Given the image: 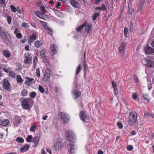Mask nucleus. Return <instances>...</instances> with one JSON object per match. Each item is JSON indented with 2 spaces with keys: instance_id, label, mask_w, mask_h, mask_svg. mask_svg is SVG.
I'll use <instances>...</instances> for the list:
<instances>
[{
  "instance_id": "nucleus-1",
  "label": "nucleus",
  "mask_w": 154,
  "mask_h": 154,
  "mask_svg": "<svg viewBox=\"0 0 154 154\" xmlns=\"http://www.w3.org/2000/svg\"><path fill=\"white\" fill-rule=\"evenodd\" d=\"M137 116V113L135 112H132L129 113L128 122L130 125H133V124L136 122Z\"/></svg>"
},
{
  "instance_id": "nucleus-2",
  "label": "nucleus",
  "mask_w": 154,
  "mask_h": 154,
  "mask_svg": "<svg viewBox=\"0 0 154 154\" xmlns=\"http://www.w3.org/2000/svg\"><path fill=\"white\" fill-rule=\"evenodd\" d=\"M66 139L71 143H75V135L72 131L68 130L65 133Z\"/></svg>"
},
{
  "instance_id": "nucleus-3",
  "label": "nucleus",
  "mask_w": 154,
  "mask_h": 154,
  "mask_svg": "<svg viewBox=\"0 0 154 154\" xmlns=\"http://www.w3.org/2000/svg\"><path fill=\"white\" fill-rule=\"evenodd\" d=\"M58 116L61 122L63 123H67L69 121V117L66 113L60 112L58 114Z\"/></svg>"
},
{
  "instance_id": "nucleus-4",
  "label": "nucleus",
  "mask_w": 154,
  "mask_h": 154,
  "mask_svg": "<svg viewBox=\"0 0 154 154\" xmlns=\"http://www.w3.org/2000/svg\"><path fill=\"white\" fill-rule=\"evenodd\" d=\"M32 101V100L29 98H25L23 100L21 105L24 109H28L30 106V103Z\"/></svg>"
},
{
  "instance_id": "nucleus-5",
  "label": "nucleus",
  "mask_w": 154,
  "mask_h": 154,
  "mask_svg": "<svg viewBox=\"0 0 154 154\" xmlns=\"http://www.w3.org/2000/svg\"><path fill=\"white\" fill-rule=\"evenodd\" d=\"M80 117L81 119L84 123L87 122L89 119V115L84 111H81L79 114Z\"/></svg>"
},
{
  "instance_id": "nucleus-6",
  "label": "nucleus",
  "mask_w": 154,
  "mask_h": 154,
  "mask_svg": "<svg viewBox=\"0 0 154 154\" xmlns=\"http://www.w3.org/2000/svg\"><path fill=\"white\" fill-rule=\"evenodd\" d=\"M142 62L143 63H145L144 64L145 65H147L149 68H152L154 67V62L153 61L144 59L142 60Z\"/></svg>"
},
{
  "instance_id": "nucleus-7",
  "label": "nucleus",
  "mask_w": 154,
  "mask_h": 154,
  "mask_svg": "<svg viewBox=\"0 0 154 154\" xmlns=\"http://www.w3.org/2000/svg\"><path fill=\"white\" fill-rule=\"evenodd\" d=\"M25 58L24 60L25 63H29L32 61V57L31 55L29 53L25 54L24 55Z\"/></svg>"
},
{
  "instance_id": "nucleus-8",
  "label": "nucleus",
  "mask_w": 154,
  "mask_h": 154,
  "mask_svg": "<svg viewBox=\"0 0 154 154\" xmlns=\"http://www.w3.org/2000/svg\"><path fill=\"white\" fill-rule=\"evenodd\" d=\"M51 74V72L49 69L46 68L45 72L44 77L42 78V80L44 81H47L50 77Z\"/></svg>"
},
{
  "instance_id": "nucleus-9",
  "label": "nucleus",
  "mask_w": 154,
  "mask_h": 154,
  "mask_svg": "<svg viewBox=\"0 0 154 154\" xmlns=\"http://www.w3.org/2000/svg\"><path fill=\"white\" fill-rule=\"evenodd\" d=\"M37 39V35L35 33H33L31 36H30L28 38V43L30 45L34 40Z\"/></svg>"
},
{
  "instance_id": "nucleus-10",
  "label": "nucleus",
  "mask_w": 154,
  "mask_h": 154,
  "mask_svg": "<svg viewBox=\"0 0 154 154\" xmlns=\"http://www.w3.org/2000/svg\"><path fill=\"white\" fill-rule=\"evenodd\" d=\"M85 27V31L87 32L88 34L89 35H90L92 33L93 28L92 25L91 23L88 24V23H87V25Z\"/></svg>"
},
{
  "instance_id": "nucleus-11",
  "label": "nucleus",
  "mask_w": 154,
  "mask_h": 154,
  "mask_svg": "<svg viewBox=\"0 0 154 154\" xmlns=\"http://www.w3.org/2000/svg\"><path fill=\"white\" fill-rule=\"evenodd\" d=\"M72 94L73 98L77 99L80 96L81 92L78 90H74L72 91Z\"/></svg>"
},
{
  "instance_id": "nucleus-12",
  "label": "nucleus",
  "mask_w": 154,
  "mask_h": 154,
  "mask_svg": "<svg viewBox=\"0 0 154 154\" xmlns=\"http://www.w3.org/2000/svg\"><path fill=\"white\" fill-rule=\"evenodd\" d=\"M50 50L53 55L56 54L57 51V47L55 44H52L50 46Z\"/></svg>"
},
{
  "instance_id": "nucleus-13",
  "label": "nucleus",
  "mask_w": 154,
  "mask_h": 154,
  "mask_svg": "<svg viewBox=\"0 0 154 154\" xmlns=\"http://www.w3.org/2000/svg\"><path fill=\"white\" fill-rule=\"evenodd\" d=\"M144 51L145 53L147 54L154 53V48H152L149 46H146L145 48Z\"/></svg>"
},
{
  "instance_id": "nucleus-14",
  "label": "nucleus",
  "mask_w": 154,
  "mask_h": 154,
  "mask_svg": "<svg viewBox=\"0 0 154 154\" xmlns=\"http://www.w3.org/2000/svg\"><path fill=\"white\" fill-rule=\"evenodd\" d=\"M62 147V145L60 141L58 140L55 144L54 146V148L57 150H59Z\"/></svg>"
},
{
  "instance_id": "nucleus-15",
  "label": "nucleus",
  "mask_w": 154,
  "mask_h": 154,
  "mask_svg": "<svg viewBox=\"0 0 154 154\" xmlns=\"http://www.w3.org/2000/svg\"><path fill=\"white\" fill-rule=\"evenodd\" d=\"M0 36L1 38L3 39V41L4 42L7 43L9 42V40L5 32L2 33V34H1Z\"/></svg>"
},
{
  "instance_id": "nucleus-16",
  "label": "nucleus",
  "mask_w": 154,
  "mask_h": 154,
  "mask_svg": "<svg viewBox=\"0 0 154 154\" xmlns=\"http://www.w3.org/2000/svg\"><path fill=\"white\" fill-rule=\"evenodd\" d=\"M125 47V45L123 43L119 48V51L122 55L124 53Z\"/></svg>"
},
{
  "instance_id": "nucleus-17",
  "label": "nucleus",
  "mask_w": 154,
  "mask_h": 154,
  "mask_svg": "<svg viewBox=\"0 0 154 154\" xmlns=\"http://www.w3.org/2000/svg\"><path fill=\"white\" fill-rule=\"evenodd\" d=\"M10 85V84L8 80L6 79L4 80L3 82V86L5 89L7 90L9 89Z\"/></svg>"
},
{
  "instance_id": "nucleus-18",
  "label": "nucleus",
  "mask_w": 154,
  "mask_h": 154,
  "mask_svg": "<svg viewBox=\"0 0 154 154\" xmlns=\"http://www.w3.org/2000/svg\"><path fill=\"white\" fill-rule=\"evenodd\" d=\"M2 53L7 58H9L11 56V54L8 50H4L3 51Z\"/></svg>"
},
{
  "instance_id": "nucleus-19",
  "label": "nucleus",
  "mask_w": 154,
  "mask_h": 154,
  "mask_svg": "<svg viewBox=\"0 0 154 154\" xmlns=\"http://www.w3.org/2000/svg\"><path fill=\"white\" fill-rule=\"evenodd\" d=\"M75 145L73 144H69L68 145V149L69 152L70 153H72L73 151L75 148L74 147Z\"/></svg>"
},
{
  "instance_id": "nucleus-20",
  "label": "nucleus",
  "mask_w": 154,
  "mask_h": 154,
  "mask_svg": "<svg viewBox=\"0 0 154 154\" xmlns=\"http://www.w3.org/2000/svg\"><path fill=\"white\" fill-rule=\"evenodd\" d=\"M70 3L72 6L75 8H77L79 5V4L76 0H71Z\"/></svg>"
},
{
  "instance_id": "nucleus-21",
  "label": "nucleus",
  "mask_w": 154,
  "mask_h": 154,
  "mask_svg": "<svg viewBox=\"0 0 154 154\" xmlns=\"http://www.w3.org/2000/svg\"><path fill=\"white\" fill-rule=\"evenodd\" d=\"M29 146V145L26 144L24 146L20 148V151L21 152H24L28 150Z\"/></svg>"
},
{
  "instance_id": "nucleus-22",
  "label": "nucleus",
  "mask_w": 154,
  "mask_h": 154,
  "mask_svg": "<svg viewBox=\"0 0 154 154\" xmlns=\"http://www.w3.org/2000/svg\"><path fill=\"white\" fill-rule=\"evenodd\" d=\"M87 24V22L85 21L83 23L82 25L78 27L76 29V30L79 32H80L82 28L85 26Z\"/></svg>"
},
{
  "instance_id": "nucleus-23",
  "label": "nucleus",
  "mask_w": 154,
  "mask_h": 154,
  "mask_svg": "<svg viewBox=\"0 0 154 154\" xmlns=\"http://www.w3.org/2000/svg\"><path fill=\"white\" fill-rule=\"evenodd\" d=\"M95 9V10H99L100 11H101L105 10L106 8L105 5L104 4H102L101 7H96Z\"/></svg>"
},
{
  "instance_id": "nucleus-24",
  "label": "nucleus",
  "mask_w": 154,
  "mask_h": 154,
  "mask_svg": "<svg viewBox=\"0 0 154 154\" xmlns=\"http://www.w3.org/2000/svg\"><path fill=\"white\" fill-rule=\"evenodd\" d=\"M40 55L41 57L43 58V60L45 62H47V58H46L45 54V52L44 51H42L40 52Z\"/></svg>"
},
{
  "instance_id": "nucleus-25",
  "label": "nucleus",
  "mask_w": 154,
  "mask_h": 154,
  "mask_svg": "<svg viewBox=\"0 0 154 154\" xmlns=\"http://www.w3.org/2000/svg\"><path fill=\"white\" fill-rule=\"evenodd\" d=\"M21 95L23 97L26 96L28 95V91L25 89H23L21 92Z\"/></svg>"
},
{
  "instance_id": "nucleus-26",
  "label": "nucleus",
  "mask_w": 154,
  "mask_h": 154,
  "mask_svg": "<svg viewBox=\"0 0 154 154\" xmlns=\"http://www.w3.org/2000/svg\"><path fill=\"white\" fill-rule=\"evenodd\" d=\"M39 138L40 137L39 136L34 137L33 139V142L36 144H38L39 140Z\"/></svg>"
},
{
  "instance_id": "nucleus-27",
  "label": "nucleus",
  "mask_w": 154,
  "mask_h": 154,
  "mask_svg": "<svg viewBox=\"0 0 154 154\" xmlns=\"http://www.w3.org/2000/svg\"><path fill=\"white\" fill-rule=\"evenodd\" d=\"M9 123V121L8 119H3L2 120V125L6 126L8 125Z\"/></svg>"
},
{
  "instance_id": "nucleus-28",
  "label": "nucleus",
  "mask_w": 154,
  "mask_h": 154,
  "mask_svg": "<svg viewBox=\"0 0 154 154\" xmlns=\"http://www.w3.org/2000/svg\"><path fill=\"white\" fill-rule=\"evenodd\" d=\"M82 69V67L81 65H79L77 67L76 69L75 75H77L79 74Z\"/></svg>"
},
{
  "instance_id": "nucleus-29",
  "label": "nucleus",
  "mask_w": 154,
  "mask_h": 154,
  "mask_svg": "<svg viewBox=\"0 0 154 154\" xmlns=\"http://www.w3.org/2000/svg\"><path fill=\"white\" fill-rule=\"evenodd\" d=\"M38 62V58L36 56L35 57L33 60V68L35 69L36 66V63Z\"/></svg>"
},
{
  "instance_id": "nucleus-30",
  "label": "nucleus",
  "mask_w": 154,
  "mask_h": 154,
  "mask_svg": "<svg viewBox=\"0 0 154 154\" xmlns=\"http://www.w3.org/2000/svg\"><path fill=\"white\" fill-rule=\"evenodd\" d=\"M34 45L36 47L39 48L42 45V44L39 41L37 40L35 42Z\"/></svg>"
},
{
  "instance_id": "nucleus-31",
  "label": "nucleus",
  "mask_w": 154,
  "mask_h": 154,
  "mask_svg": "<svg viewBox=\"0 0 154 154\" xmlns=\"http://www.w3.org/2000/svg\"><path fill=\"white\" fill-rule=\"evenodd\" d=\"M132 97L133 99L136 101H139V100L138 98V95L137 93H134L132 95Z\"/></svg>"
},
{
  "instance_id": "nucleus-32",
  "label": "nucleus",
  "mask_w": 154,
  "mask_h": 154,
  "mask_svg": "<svg viewBox=\"0 0 154 154\" xmlns=\"http://www.w3.org/2000/svg\"><path fill=\"white\" fill-rule=\"evenodd\" d=\"M17 82L20 85L22 84L23 80L20 75H18L17 76Z\"/></svg>"
},
{
  "instance_id": "nucleus-33",
  "label": "nucleus",
  "mask_w": 154,
  "mask_h": 154,
  "mask_svg": "<svg viewBox=\"0 0 154 154\" xmlns=\"http://www.w3.org/2000/svg\"><path fill=\"white\" fill-rule=\"evenodd\" d=\"M16 141L19 143H23L24 142V139L21 137H17Z\"/></svg>"
},
{
  "instance_id": "nucleus-34",
  "label": "nucleus",
  "mask_w": 154,
  "mask_h": 154,
  "mask_svg": "<svg viewBox=\"0 0 154 154\" xmlns=\"http://www.w3.org/2000/svg\"><path fill=\"white\" fill-rule=\"evenodd\" d=\"M16 75V74L12 71H10L9 72V76L11 77L15 78Z\"/></svg>"
},
{
  "instance_id": "nucleus-35",
  "label": "nucleus",
  "mask_w": 154,
  "mask_h": 154,
  "mask_svg": "<svg viewBox=\"0 0 154 154\" xmlns=\"http://www.w3.org/2000/svg\"><path fill=\"white\" fill-rule=\"evenodd\" d=\"M100 13L98 12L94 13L93 15V20H96L97 17L99 16Z\"/></svg>"
},
{
  "instance_id": "nucleus-36",
  "label": "nucleus",
  "mask_w": 154,
  "mask_h": 154,
  "mask_svg": "<svg viewBox=\"0 0 154 154\" xmlns=\"http://www.w3.org/2000/svg\"><path fill=\"white\" fill-rule=\"evenodd\" d=\"M36 95L37 94L36 92H32L30 93L29 96L31 98H34L36 96Z\"/></svg>"
},
{
  "instance_id": "nucleus-37",
  "label": "nucleus",
  "mask_w": 154,
  "mask_h": 154,
  "mask_svg": "<svg viewBox=\"0 0 154 154\" xmlns=\"http://www.w3.org/2000/svg\"><path fill=\"white\" fill-rule=\"evenodd\" d=\"M88 68V67L87 64L83 65V70L84 74H85L87 72Z\"/></svg>"
},
{
  "instance_id": "nucleus-38",
  "label": "nucleus",
  "mask_w": 154,
  "mask_h": 154,
  "mask_svg": "<svg viewBox=\"0 0 154 154\" xmlns=\"http://www.w3.org/2000/svg\"><path fill=\"white\" fill-rule=\"evenodd\" d=\"M37 126L36 125H33L30 128V131L31 132H33L35 131V129L36 128Z\"/></svg>"
},
{
  "instance_id": "nucleus-39",
  "label": "nucleus",
  "mask_w": 154,
  "mask_h": 154,
  "mask_svg": "<svg viewBox=\"0 0 154 154\" xmlns=\"http://www.w3.org/2000/svg\"><path fill=\"white\" fill-rule=\"evenodd\" d=\"M10 8L11 10L14 13L16 12L17 11V9L13 5H11L10 6Z\"/></svg>"
},
{
  "instance_id": "nucleus-40",
  "label": "nucleus",
  "mask_w": 154,
  "mask_h": 154,
  "mask_svg": "<svg viewBox=\"0 0 154 154\" xmlns=\"http://www.w3.org/2000/svg\"><path fill=\"white\" fill-rule=\"evenodd\" d=\"M36 75L37 76L38 78H39L40 76V74L39 69H37L36 70Z\"/></svg>"
},
{
  "instance_id": "nucleus-41",
  "label": "nucleus",
  "mask_w": 154,
  "mask_h": 154,
  "mask_svg": "<svg viewBox=\"0 0 154 154\" xmlns=\"http://www.w3.org/2000/svg\"><path fill=\"white\" fill-rule=\"evenodd\" d=\"M38 89L42 93H43L44 92V89L43 87L41 85H39L38 87Z\"/></svg>"
},
{
  "instance_id": "nucleus-42",
  "label": "nucleus",
  "mask_w": 154,
  "mask_h": 154,
  "mask_svg": "<svg viewBox=\"0 0 154 154\" xmlns=\"http://www.w3.org/2000/svg\"><path fill=\"white\" fill-rule=\"evenodd\" d=\"M32 137V135H30L28 136L26 138L27 141L28 142H31Z\"/></svg>"
},
{
  "instance_id": "nucleus-43",
  "label": "nucleus",
  "mask_w": 154,
  "mask_h": 154,
  "mask_svg": "<svg viewBox=\"0 0 154 154\" xmlns=\"http://www.w3.org/2000/svg\"><path fill=\"white\" fill-rule=\"evenodd\" d=\"M16 37L20 39L22 37V35L20 33H17L16 34Z\"/></svg>"
},
{
  "instance_id": "nucleus-44",
  "label": "nucleus",
  "mask_w": 154,
  "mask_h": 154,
  "mask_svg": "<svg viewBox=\"0 0 154 154\" xmlns=\"http://www.w3.org/2000/svg\"><path fill=\"white\" fill-rule=\"evenodd\" d=\"M112 85L114 89H117V85L116 83L114 81L112 82Z\"/></svg>"
},
{
  "instance_id": "nucleus-45",
  "label": "nucleus",
  "mask_w": 154,
  "mask_h": 154,
  "mask_svg": "<svg viewBox=\"0 0 154 154\" xmlns=\"http://www.w3.org/2000/svg\"><path fill=\"white\" fill-rule=\"evenodd\" d=\"M31 84V82L32 81H33L34 79L33 78H29L28 77H26L25 78Z\"/></svg>"
},
{
  "instance_id": "nucleus-46",
  "label": "nucleus",
  "mask_w": 154,
  "mask_h": 154,
  "mask_svg": "<svg viewBox=\"0 0 154 154\" xmlns=\"http://www.w3.org/2000/svg\"><path fill=\"white\" fill-rule=\"evenodd\" d=\"M22 26L25 28H26L29 27L28 24L26 23L23 22L22 24Z\"/></svg>"
},
{
  "instance_id": "nucleus-47",
  "label": "nucleus",
  "mask_w": 154,
  "mask_h": 154,
  "mask_svg": "<svg viewBox=\"0 0 154 154\" xmlns=\"http://www.w3.org/2000/svg\"><path fill=\"white\" fill-rule=\"evenodd\" d=\"M133 146L131 145H128L127 147V149L128 151H131L133 149Z\"/></svg>"
},
{
  "instance_id": "nucleus-48",
  "label": "nucleus",
  "mask_w": 154,
  "mask_h": 154,
  "mask_svg": "<svg viewBox=\"0 0 154 154\" xmlns=\"http://www.w3.org/2000/svg\"><path fill=\"white\" fill-rule=\"evenodd\" d=\"M7 20L8 23V24H10L11 21V17L10 16L8 17L7 18Z\"/></svg>"
},
{
  "instance_id": "nucleus-49",
  "label": "nucleus",
  "mask_w": 154,
  "mask_h": 154,
  "mask_svg": "<svg viewBox=\"0 0 154 154\" xmlns=\"http://www.w3.org/2000/svg\"><path fill=\"white\" fill-rule=\"evenodd\" d=\"M41 9L43 13H45L46 12V10L45 9V8L44 6H42L41 7Z\"/></svg>"
},
{
  "instance_id": "nucleus-50",
  "label": "nucleus",
  "mask_w": 154,
  "mask_h": 154,
  "mask_svg": "<svg viewBox=\"0 0 154 154\" xmlns=\"http://www.w3.org/2000/svg\"><path fill=\"white\" fill-rule=\"evenodd\" d=\"M117 125L118 128L120 129H122L123 127V125L122 123L119 122L117 123Z\"/></svg>"
},
{
  "instance_id": "nucleus-51",
  "label": "nucleus",
  "mask_w": 154,
  "mask_h": 154,
  "mask_svg": "<svg viewBox=\"0 0 154 154\" xmlns=\"http://www.w3.org/2000/svg\"><path fill=\"white\" fill-rule=\"evenodd\" d=\"M16 119H17V120H16L15 121L17 122V123L19 124L20 123L21 119L20 117H19L18 116H17L16 118Z\"/></svg>"
},
{
  "instance_id": "nucleus-52",
  "label": "nucleus",
  "mask_w": 154,
  "mask_h": 154,
  "mask_svg": "<svg viewBox=\"0 0 154 154\" xmlns=\"http://www.w3.org/2000/svg\"><path fill=\"white\" fill-rule=\"evenodd\" d=\"M47 31L49 34L50 35H51L53 33V31L50 28H49L47 30Z\"/></svg>"
},
{
  "instance_id": "nucleus-53",
  "label": "nucleus",
  "mask_w": 154,
  "mask_h": 154,
  "mask_svg": "<svg viewBox=\"0 0 154 154\" xmlns=\"http://www.w3.org/2000/svg\"><path fill=\"white\" fill-rule=\"evenodd\" d=\"M143 98L146 100H149L148 96L146 94H143Z\"/></svg>"
},
{
  "instance_id": "nucleus-54",
  "label": "nucleus",
  "mask_w": 154,
  "mask_h": 154,
  "mask_svg": "<svg viewBox=\"0 0 154 154\" xmlns=\"http://www.w3.org/2000/svg\"><path fill=\"white\" fill-rule=\"evenodd\" d=\"M134 79L135 80L136 82L137 83H139V80L138 79V77L137 76H136V75L134 76Z\"/></svg>"
},
{
  "instance_id": "nucleus-55",
  "label": "nucleus",
  "mask_w": 154,
  "mask_h": 154,
  "mask_svg": "<svg viewBox=\"0 0 154 154\" xmlns=\"http://www.w3.org/2000/svg\"><path fill=\"white\" fill-rule=\"evenodd\" d=\"M114 93V94L115 95H117L118 93V90H117V89H114V90L113 91Z\"/></svg>"
},
{
  "instance_id": "nucleus-56",
  "label": "nucleus",
  "mask_w": 154,
  "mask_h": 154,
  "mask_svg": "<svg viewBox=\"0 0 154 154\" xmlns=\"http://www.w3.org/2000/svg\"><path fill=\"white\" fill-rule=\"evenodd\" d=\"M40 22L41 23L42 25L44 27L46 25H47V23L46 22L42 21H40Z\"/></svg>"
},
{
  "instance_id": "nucleus-57",
  "label": "nucleus",
  "mask_w": 154,
  "mask_h": 154,
  "mask_svg": "<svg viewBox=\"0 0 154 154\" xmlns=\"http://www.w3.org/2000/svg\"><path fill=\"white\" fill-rule=\"evenodd\" d=\"M35 13L36 15L39 17H40V16L42 15L41 13L38 11L36 12Z\"/></svg>"
},
{
  "instance_id": "nucleus-58",
  "label": "nucleus",
  "mask_w": 154,
  "mask_h": 154,
  "mask_svg": "<svg viewBox=\"0 0 154 154\" xmlns=\"http://www.w3.org/2000/svg\"><path fill=\"white\" fill-rule=\"evenodd\" d=\"M41 154H46L45 151V149L44 148L42 149L41 150Z\"/></svg>"
},
{
  "instance_id": "nucleus-59",
  "label": "nucleus",
  "mask_w": 154,
  "mask_h": 154,
  "mask_svg": "<svg viewBox=\"0 0 154 154\" xmlns=\"http://www.w3.org/2000/svg\"><path fill=\"white\" fill-rule=\"evenodd\" d=\"M102 0H95V4H97L100 2Z\"/></svg>"
},
{
  "instance_id": "nucleus-60",
  "label": "nucleus",
  "mask_w": 154,
  "mask_h": 154,
  "mask_svg": "<svg viewBox=\"0 0 154 154\" xmlns=\"http://www.w3.org/2000/svg\"><path fill=\"white\" fill-rule=\"evenodd\" d=\"M3 70L4 72H6L8 73L9 72L8 70L6 68H3Z\"/></svg>"
},
{
  "instance_id": "nucleus-61",
  "label": "nucleus",
  "mask_w": 154,
  "mask_h": 154,
  "mask_svg": "<svg viewBox=\"0 0 154 154\" xmlns=\"http://www.w3.org/2000/svg\"><path fill=\"white\" fill-rule=\"evenodd\" d=\"M29 45H27L25 47V49L27 51H29Z\"/></svg>"
},
{
  "instance_id": "nucleus-62",
  "label": "nucleus",
  "mask_w": 154,
  "mask_h": 154,
  "mask_svg": "<svg viewBox=\"0 0 154 154\" xmlns=\"http://www.w3.org/2000/svg\"><path fill=\"white\" fill-rule=\"evenodd\" d=\"M61 4L60 3L58 2L57 3V5H56V7L57 8H58L60 6Z\"/></svg>"
},
{
  "instance_id": "nucleus-63",
  "label": "nucleus",
  "mask_w": 154,
  "mask_h": 154,
  "mask_svg": "<svg viewBox=\"0 0 154 154\" xmlns=\"http://www.w3.org/2000/svg\"><path fill=\"white\" fill-rule=\"evenodd\" d=\"M0 3L1 4L3 5L5 4V0H0Z\"/></svg>"
},
{
  "instance_id": "nucleus-64",
  "label": "nucleus",
  "mask_w": 154,
  "mask_h": 154,
  "mask_svg": "<svg viewBox=\"0 0 154 154\" xmlns=\"http://www.w3.org/2000/svg\"><path fill=\"white\" fill-rule=\"evenodd\" d=\"M150 139H152L154 138V133H152L150 137Z\"/></svg>"
}]
</instances>
